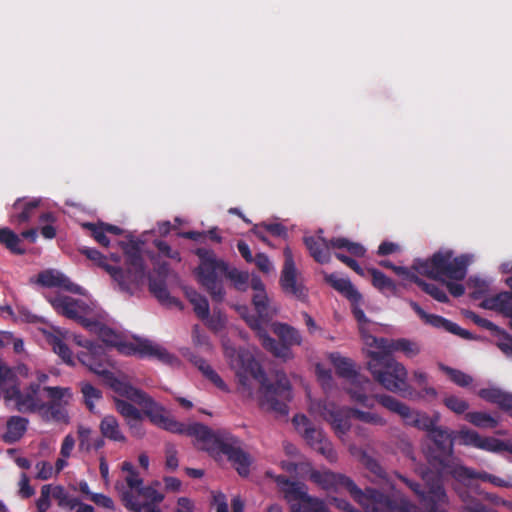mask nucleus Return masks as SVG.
Instances as JSON below:
<instances>
[{
  "label": "nucleus",
  "mask_w": 512,
  "mask_h": 512,
  "mask_svg": "<svg viewBox=\"0 0 512 512\" xmlns=\"http://www.w3.org/2000/svg\"><path fill=\"white\" fill-rule=\"evenodd\" d=\"M81 391L86 405L90 411H93L95 408V403L102 397L101 391L92 386L90 383H82Z\"/></svg>",
  "instance_id": "nucleus-45"
},
{
  "label": "nucleus",
  "mask_w": 512,
  "mask_h": 512,
  "mask_svg": "<svg viewBox=\"0 0 512 512\" xmlns=\"http://www.w3.org/2000/svg\"><path fill=\"white\" fill-rule=\"evenodd\" d=\"M74 341L87 349L86 352L79 353V360L117 393L118 396L113 399L115 409L123 417L132 434L137 436L144 434L142 429L144 417H147L155 426L171 433L181 432L184 429V424L176 420L161 403L143 390L129 384L124 378L117 377L110 370L111 364L105 358V349L102 346L83 340L80 336H75Z\"/></svg>",
  "instance_id": "nucleus-1"
},
{
  "label": "nucleus",
  "mask_w": 512,
  "mask_h": 512,
  "mask_svg": "<svg viewBox=\"0 0 512 512\" xmlns=\"http://www.w3.org/2000/svg\"><path fill=\"white\" fill-rule=\"evenodd\" d=\"M444 404L453 412L457 414L464 413L469 405L468 403L456 396H448L444 399Z\"/></svg>",
  "instance_id": "nucleus-53"
},
{
  "label": "nucleus",
  "mask_w": 512,
  "mask_h": 512,
  "mask_svg": "<svg viewBox=\"0 0 512 512\" xmlns=\"http://www.w3.org/2000/svg\"><path fill=\"white\" fill-rule=\"evenodd\" d=\"M164 488L167 492L178 493L182 491L183 484L179 479L175 477H165Z\"/></svg>",
  "instance_id": "nucleus-62"
},
{
  "label": "nucleus",
  "mask_w": 512,
  "mask_h": 512,
  "mask_svg": "<svg viewBox=\"0 0 512 512\" xmlns=\"http://www.w3.org/2000/svg\"><path fill=\"white\" fill-rule=\"evenodd\" d=\"M48 341L54 352L57 353L64 362L70 365L74 364L72 353L66 344L62 341V339H60L58 336L51 335L48 337Z\"/></svg>",
  "instance_id": "nucleus-41"
},
{
  "label": "nucleus",
  "mask_w": 512,
  "mask_h": 512,
  "mask_svg": "<svg viewBox=\"0 0 512 512\" xmlns=\"http://www.w3.org/2000/svg\"><path fill=\"white\" fill-rule=\"evenodd\" d=\"M223 347L225 356L239 379L242 392L254 398L263 409L286 415L287 402L292 398L287 377L281 375L276 385H267L259 364L249 352H237L226 342Z\"/></svg>",
  "instance_id": "nucleus-3"
},
{
  "label": "nucleus",
  "mask_w": 512,
  "mask_h": 512,
  "mask_svg": "<svg viewBox=\"0 0 512 512\" xmlns=\"http://www.w3.org/2000/svg\"><path fill=\"white\" fill-rule=\"evenodd\" d=\"M297 431L303 436L306 442L315 450L319 451L329 459H334V451L331 444L325 439L322 431L315 427L304 415H297L293 419Z\"/></svg>",
  "instance_id": "nucleus-16"
},
{
  "label": "nucleus",
  "mask_w": 512,
  "mask_h": 512,
  "mask_svg": "<svg viewBox=\"0 0 512 512\" xmlns=\"http://www.w3.org/2000/svg\"><path fill=\"white\" fill-rule=\"evenodd\" d=\"M176 433L186 434L194 438L195 445L198 448L206 450L214 455L220 454V450L226 442V438L229 437L227 434L214 433L208 427L198 423L191 425L184 424V429L181 432Z\"/></svg>",
  "instance_id": "nucleus-14"
},
{
  "label": "nucleus",
  "mask_w": 512,
  "mask_h": 512,
  "mask_svg": "<svg viewBox=\"0 0 512 512\" xmlns=\"http://www.w3.org/2000/svg\"><path fill=\"white\" fill-rule=\"evenodd\" d=\"M220 453L227 455L240 475H248L252 461L249 455L241 448L240 442L237 439L231 436L226 438Z\"/></svg>",
  "instance_id": "nucleus-21"
},
{
  "label": "nucleus",
  "mask_w": 512,
  "mask_h": 512,
  "mask_svg": "<svg viewBox=\"0 0 512 512\" xmlns=\"http://www.w3.org/2000/svg\"><path fill=\"white\" fill-rule=\"evenodd\" d=\"M197 255L200 259V265L197 270L198 281L209 289L213 295L221 298V288L216 282L217 275L219 273H227V276L233 282L235 288L239 290L246 289L248 282V274L241 272L237 269L228 270L227 265L220 260H217L215 255L207 250H197Z\"/></svg>",
  "instance_id": "nucleus-7"
},
{
  "label": "nucleus",
  "mask_w": 512,
  "mask_h": 512,
  "mask_svg": "<svg viewBox=\"0 0 512 512\" xmlns=\"http://www.w3.org/2000/svg\"><path fill=\"white\" fill-rule=\"evenodd\" d=\"M19 493L24 498H28L34 494V489L30 486L29 479L25 474H22L19 480Z\"/></svg>",
  "instance_id": "nucleus-63"
},
{
  "label": "nucleus",
  "mask_w": 512,
  "mask_h": 512,
  "mask_svg": "<svg viewBox=\"0 0 512 512\" xmlns=\"http://www.w3.org/2000/svg\"><path fill=\"white\" fill-rule=\"evenodd\" d=\"M285 262L280 276V286L283 292L291 297L304 300L307 292L303 281L297 272L290 248L284 249Z\"/></svg>",
  "instance_id": "nucleus-15"
},
{
  "label": "nucleus",
  "mask_w": 512,
  "mask_h": 512,
  "mask_svg": "<svg viewBox=\"0 0 512 512\" xmlns=\"http://www.w3.org/2000/svg\"><path fill=\"white\" fill-rule=\"evenodd\" d=\"M419 276H423V275L420 274L419 272H415V277L412 279V282L418 284L426 293L431 295L437 301H440V302L447 301V296L442 290H440L433 284H426V283L422 282L419 279Z\"/></svg>",
  "instance_id": "nucleus-47"
},
{
  "label": "nucleus",
  "mask_w": 512,
  "mask_h": 512,
  "mask_svg": "<svg viewBox=\"0 0 512 512\" xmlns=\"http://www.w3.org/2000/svg\"><path fill=\"white\" fill-rule=\"evenodd\" d=\"M330 359L338 373L348 378L351 396L357 401L364 402L366 397L360 391L366 390L365 386L370 385L369 381L354 374L352 364L348 359L334 354L330 356Z\"/></svg>",
  "instance_id": "nucleus-17"
},
{
  "label": "nucleus",
  "mask_w": 512,
  "mask_h": 512,
  "mask_svg": "<svg viewBox=\"0 0 512 512\" xmlns=\"http://www.w3.org/2000/svg\"><path fill=\"white\" fill-rule=\"evenodd\" d=\"M99 429L103 437L115 442H125L126 437L121 430L120 423L114 415H106L99 424Z\"/></svg>",
  "instance_id": "nucleus-29"
},
{
  "label": "nucleus",
  "mask_w": 512,
  "mask_h": 512,
  "mask_svg": "<svg viewBox=\"0 0 512 512\" xmlns=\"http://www.w3.org/2000/svg\"><path fill=\"white\" fill-rule=\"evenodd\" d=\"M354 316L359 324V329L364 343V350L370 357L368 362L382 364L384 357L390 355V340L385 338H376L368 333L366 329L368 319L361 308H354Z\"/></svg>",
  "instance_id": "nucleus-13"
},
{
  "label": "nucleus",
  "mask_w": 512,
  "mask_h": 512,
  "mask_svg": "<svg viewBox=\"0 0 512 512\" xmlns=\"http://www.w3.org/2000/svg\"><path fill=\"white\" fill-rule=\"evenodd\" d=\"M465 418L475 426L481 428H493L497 425L496 419L489 414L481 412H473L466 414Z\"/></svg>",
  "instance_id": "nucleus-43"
},
{
  "label": "nucleus",
  "mask_w": 512,
  "mask_h": 512,
  "mask_svg": "<svg viewBox=\"0 0 512 512\" xmlns=\"http://www.w3.org/2000/svg\"><path fill=\"white\" fill-rule=\"evenodd\" d=\"M40 391L39 384H30L21 392L16 385L13 371L0 362V397L12 402L18 411L38 413L42 417L44 401L41 399Z\"/></svg>",
  "instance_id": "nucleus-6"
},
{
  "label": "nucleus",
  "mask_w": 512,
  "mask_h": 512,
  "mask_svg": "<svg viewBox=\"0 0 512 512\" xmlns=\"http://www.w3.org/2000/svg\"><path fill=\"white\" fill-rule=\"evenodd\" d=\"M478 394L482 399L499 405L512 417V394L506 393L497 387L481 389Z\"/></svg>",
  "instance_id": "nucleus-26"
},
{
  "label": "nucleus",
  "mask_w": 512,
  "mask_h": 512,
  "mask_svg": "<svg viewBox=\"0 0 512 512\" xmlns=\"http://www.w3.org/2000/svg\"><path fill=\"white\" fill-rule=\"evenodd\" d=\"M28 420L20 416H12L7 421V430L3 439L7 443H13L23 437L27 430Z\"/></svg>",
  "instance_id": "nucleus-32"
},
{
  "label": "nucleus",
  "mask_w": 512,
  "mask_h": 512,
  "mask_svg": "<svg viewBox=\"0 0 512 512\" xmlns=\"http://www.w3.org/2000/svg\"><path fill=\"white\" fill-rule=\"evenodd\" d=\"M419 261H417L414 266L412 267L411 270L407 269V268H404V267H397V266H394L393 264H391L389 261H382L381 262V265L386 267V268H390L392 269L402 280V283L404 285H408L410 283H412V279L415 277V272H417L415 270V266L416 264L418 263Z\"/></svg>",
  "instance_id": "nucleus-48"
},
{
  "label": "nucleus",
  "mask_w": 512,
  "mask_h": 512,
  "mask_svg": "<svg viewBox=\"0 0 512 512\" xmlns=\"http://www.w3.org/2000/svg\"><path fill=\"white\" fill-rule=\"evenodd\" d=\"M212 505L215 512H228L226 496L220 491L212 492Z\"/></svg>",
  "instance_id": "nucleus-57"
},
{
  "label": "nucleus",
  "mask_w": 512,
  "mask_h": 512,
  "mask_svg": "<svg viewBox=\"0 0 512 512\" xmlns=\"http://www.w3.org/2000/svg\"><path fill=\"white\" fill-rule=\"evenodd\" d=\"M195 365L198 366L199 370L203 373V375L211 381L217 388L222 391H227V385L222 380V378L202 359H196L194 361Z\"/></svg>",
  "instance_id": "nucleus-39"
},
{
  "label": "nucleus",
  "mask_w": 512,
  "mask_h": 512,
  "mask_svg": "<svg viewBox=\"0 0 512 512\" xmlns=\"http://www.w3.org/2000/svg\"><path fill=\"white\" fill-rule=\"evenodd\" d=\"M40 205L39 199H19L14 205V213L12 215V221L18 225L26 223L33 214V211Z\"/></svg>",
  "instance_id": "nucleus-30"
},
{
  "label": "nucleus",
  "mask_w": 512,
  "mask_h": 512,
  "mask_svg": "<svg viewBox=\"0 0 512 512\" xmlns=\"http://www.w3.org/2000/svg\"><path fill=\"white\" fill-rule=\"evenodd\" d=\"M151 292L166 305H178V300L172 297L164 284L156 281L150 282Z\"/></svg>",
  "instance_id": "nucleus-44"
},
{
  "label": "nucleus",
  "mask_w": 512,
  "mask_h": 512,
  "mask_svg": "<svg viewBox=\"0 0 512 512\" xmlns=\"http://www.w3.org/2000/svg\"><path fill=\"white\" fill-rule=\"evenodd\" d=\"M454 475H455L456 478H458L461 481H464L466 479L477 478V479H480L482 481L490 482L493 485L499 486V487H510V486H512V482L511 481L503 480V479H501L499 477L490 475L488 473L475 474L473 471L469 470L468 468L462 467V466L457 467L454 470Z\"/></svg>",
  "instance_id": "nucleus-31"
},
{
  "label": "nucleus",
  "mask_w": 512,
  "mask_h": 512,
  "mask_svg": "<svg viewBox=\"0 0 512 512\" xmlns=\"http://www.w3.org/2000/svg\"><path fill=\"white\" fill-rule=\"evenodd\" d=\"M125 481L126 485L121 482H117L115 484V489L117 490L121 501L128 510L133 512H142L146 506L135 501L134 498L143 487V480L137 473H131L127 474Z\"/></svg>",
  "instance_id": "nucleus-18"
},
{
  "label": "nucleus",
  "mask_w": 512,
  "mask_h": 512,
  "mask_svg": "<svg viewBox=\"0 0 512 512\" xmlns=\"http://www.w3.org/2000/svg\"><path fill=\"white\" fill-rule=\"evenodd\" d=\"M164 496L153 487H142L134 500L144 504L146 507L142 512H149V508H153L151 504L160 503Z\"/></svg>",
  "instance_id": "nucleus-34"
},
{
  "label": "nucleus",
  "mask_w": 512,
  "mask_h": 512,
  "mask_svg": "<svg viewBox=\"0 0 512 512\" xmlns=\"http://www.w3.org/2000/svg\"><path fill=\"white\" fill-rule=\"evenodd\" d=\"M367 366L373 377L382 386L390 391H401L407 386V369L403 364L388 359L382 364L376 362H367Z\"/></svg>",
  "instance_id": "nucleus-12"
},
{
  "label": "nucleus",
  "mask_w": 512,
  "mask_h": 512,
  "mask_svg": "<svg viewBox=\"0 0 512 512\" xmlns=\"http://www.w3.org/2000/svg\"><path fill=\"white\" fill-rule=\"evenodd\" d=\"M30 283L46 288H61L73 293H81V288L55 269L44 270L30 278Z\"/></svg>",
  "instance_id": "nucleus-19"
},
{
  "label": "nucleus",
  "mask_w": 512,
  "mask_h": 512,
  "mask_svg": "<svg viewBox=\"0 0 512 512\" xmlns=\"http://www.w3.org/2000/svg\"><path fill=\"white\" fill-rule=\"evenodd\" d=\"M256 267L265 275H269L275 272V267L270 258L264 253H257L253 258V262Z\"/></svg>",
  "instance_id": "nucleus-51"
},
{
  "label": "nucleus",
  "mask_w": 512,
  "mask_h": 512,
  "mask_svg": "<svg viewBox=\"0 0 512 512\" xmlns=\"http://www.w3.org/2000/svg\"><path fill=\"white\" fill-rule=\"evenodd\" d=\"M75 438L71 434H67L61 444L60 455L69 458L75 447Z\"/></svg>",
  "instance_id": "nucleus-61"
},
{
  "label": "nucleus",
  "mask_w": 512,
  "mask_h": 512,
  "mask_svg": "<svg viewBox=\"0 0 512 512\" xmlns=\"http://www.w3.org/2000/svg\"><path fill=\"white\" fill-rule=\"evenodd\" d=\"M378 401L388 410L399 414L408 424H412L423 429L432 428V421L429 420L426 416L416 412H411L408 407L393 397L382 396L378 398Z\"/></svg>",
  "instance_id": "nucleus-20"
},
{
  "label": "nucleus",
  "mask_w": 512,
  "mask_h": 512,
  "mask_svg": "<svg viewBox=\"0 0 512 512\" xmlns=\"http://www.w3.org/2000/svg\"><path fill=\"white\" fill-rule=\"evenodd\" d=\"M370 273L372 275L373 285L376 288L380 289L381 291L395 292V290H396L395 284L392 282V280L387 278L383 273H381L377 270H374V269L370 270Z\"/></svg>",
  "instance_id": "nucleus-49"
},
{
  "label": "nucleus",
  "mask_w": 512,
  "mask_h": 512,
  "mask_svg": "<svg viewBox=\"0 0 512 512\" xmlns=\"http://www.w3.org/2000/svg\"><path fill=\"white\" fill-rule=\"evenodd\" d=\"M244 318L251 329L256 332L262 346L277 357L288 358L290 356L288 346L300 344L301 342V337L294 328L286 324L274 323L272 326L273 332L283 342V345H278L272 338L267 335V333L264 331L262 323L258 319L245 316Z\"/></svg>",
  "instance_id": "nucleus-8"
},
{
  "label": "nucleus",
  "mask_w": 512,
  "mask_h": 512,
  "mask_svg": "<svg viewBox=\"0 0 512 512\" xmlns=\"http://www.w3.org/2000/svg\"><path fill=\"white\" fill-rule=\"evenodd\" d=\"M460 442L464 445H471L486 451H496L499 449L498 439L481 438L478 433L470 430H461L458 434Z\"/></svg>",
  "instance_id": "nucleus-25"
},
{
  "label": "nucleus",
  "mask_w": 512,
  "mask_h": 512,
  "mask_svg": "<svg viewBox=\"0 0 512 512\" xmlns=\"http://www.w3.org/2000/svg\"><path fill=\"white\" fill-rule=\"evenodd\" d=\"M48 301L59 314L78 321L123 355L152 357L169 365L178 364V359L161 345L148 339L122 335L111 328L108 314L95 302H85L65 294H57Z\"/></svg>",
  "instance_id": "nucleus-2"
},
{
  "label": "nucleus",
  "mask_w": 512,
  "mask_h": 512,
  "mask_svg": "<svg viewBox=\"0 0 512 512\" xmlns=\"http://www.w3.org/2000/svg\"><path fill=\"white\" fill-rule=\"evenodd\" d=\"M491 307L499 309L512 319V294L502 293L491 300Z\"/></svg>",
  "instance_id": "nucleus-46"
},
{
  "label": "nucleus",
  "mask_w": 512,
  "mask_h": 512,
  "mask_svg": "<svg viewBox=\"0 0 512 512\" xmlns=\"http://www.w3.org/2000/svg\"><path fill=\"white\" fill-rule=\"evenodd\" d=\"M52 497V485H44L41 488V495L36 502L37 512H46L50 507V498Z\"/></svg>",
  "instance_id": "nucleus-52"
},
{
  "label": "nucleus",
  "mask_w": 512,
  "mask_h": 512,
  "mask_svg": "<svg viewBox=\"0 0 512 512\" xmlns=\"http://www.w3.org/2000/svg\"><path fill=\"white\" fill-rule=\"evenodd\" d=\"M275 481L290 504L292 512H328L320 500L307 494L303 485L291 483L282 476L276 477Z\"/></svg>",
  "instance_id": "nucleus-10"
},
{
  "label": "nucleus",
  "mask_w": 512,
  "mask_h": 512,
  "mask_svg": "<svg viewBox=\"0 0 512 512\" xmlns=\"http://www.w3.org/2000/svg\"><path fill=\"white\" fill-rule=\"evenodd\" d=\"M195 503L192 499L182 496L176 501L174 512H195Z\"/></svg>",
  "instance_id": "nucleus-59"
},
{
  "label": "nucleus",
  "mask_w": 512,
  "mask_h": 512,
  "mask_svg": "<svg viewBox=\"0 0 512 512\" xmlns=\"http://www.w3.org/2000/svg\"><path fill=\"white\" fill-rule=\"evenodd\" d=\"M324 279L330 286L349 299L353 309L355 307L360 308L362 296L347 278L331 273L324 274Z\"/></svg>",
  "instance_id": "nucleus-24"
},
{
  "label": "nucleus",
  "mask_w": 512,
  "mask_h": 512,
  "mask_svg": "<svg viewBox=\"0 0 512 512\" xmlns=\"http://www.w3.org/2000/svg\"><path fill=\"white\" fill-rule=\"evenodd\" d=\"M497 346L505 353L508 357H512V338L503 334L499 339Z\"/></svg>",
  "instance_id": "nucleus-64"
},
{
  "label": "nucleus",
  "mask_w": 512,
  "mask_h": 512,
  "mask_svg": "<svg viewBox=\"0 0 512 512\" xmlns=\"http://www.w3.org/2000/svg\"><path fill=\"white\" fill-rule=\"evenodd\" d=\"M305 244L312 257L320 263H327L330 261L331 249H346L348 253L355 257H362L366 252V249L360 243L351 242L346 238H337L329 243L320 234L306 237Z\"/></svg>",
  "instance_id": "nucleus-9"
},
{
  "label": "nucleus",
  "mask_w": 512,
  "mask_h": 512,
  "mask_svg": "<svg viewBox=\"0 0 512 512\" xmlns=\"http://www.w3.org/2000/svg\"><path fill=\"white\" fill-rule=\"evenodd\" d=\"M49 400L44 402L42 409V419L45 421H53L68 424L70 421L67 406L73 400V393L69 387L47 386L43 388Z\"/></svg>",
  "instance_id": "nucleus-11"
},
{
  "label": "nucleus",
  "mask_w": 512,
  "mask_h": 512,
  "mask_svg": "<svg viewBox=\"0 0 512 512\" xmlns=\"http://www.w3.org/2000/svg\"><path fill=\"white\" fill-rule=\"evenodd\" d=\"M251 286L254 290V306L262 321H267L269 318L277 314L278 307L270 303V300L265 291L264 284L259 277H252Z\"/></svg>",
  "instance_id": "nucleus-23"
},
{
  "label": "nucleus",
  "mask_w": 512,
  "mask_h": 512,
  "mask_svg": "<svg viewBox=\"0 0 512 512\" xmlns=\"http://www.w3.org/2000/svg\"><path fill=\"white\" fill-rule=\"evenodd\" d=\"M220 453L227 455L240 475H248L252 461L249 455L241 448L240 442L237 439L231 436L226 438Z\"/></svg>",
  "instance_id": "nucleus-22"
},
{
  "label": "nucleus",
  "mask_w": 512,
  "mask_h": 512,
  "mask_svg": "<svg viewBox=\"0 0 512 512\" xmlns=\"http://www.w3.org/2000/svg\"><path fill=\"white\" fill-rule=\"evenodd\" d=\"M309 479L324 489H330L335 487L338 483L345 484L351 492L355 491V486L348 479L338 477L328 471H316L311 470Z\"/></svg>",
  "instance_id": "nucleus-27"
},
{
  "label": "nucleus",
  "mask_w": 512,
  "mask_h": 512,
  "mask_svg": "<svg viewBox=\"0 0 512 512\" xmlns=\"http://www.w3.org/2000/svg\"><path fill=\"white\" fill-rule=\"evenodd\" d=\"M401 351L408 358H413L420 353V347L407 339L390 340V354Z\"/></svg>",
  "instance_id": "nucleus-37"
},
{
  "label": "nucleus",
  "mask_w": 512,
  "mask_h": 512,
  "mask_svg": "<svg viewBox=\"0 0 512 512\" xmlns=\"http://www.w3.org/2000/svg\"><path fill=\"white\" fill-rule=\"evenodd\" d=\"M123 250L126 255L127 263L125 274L106 264V258L95 249H83L82 253L97 265L104 268L123 289L132 290L133 288L141 286L145 280L142 258L139 248L133 243L125 245Z\"/></svg>",
  "instance_id": "nucleus-5"
},
{
  "label": "nucleus",
  "mask_w": 512,
  "mask_h": 512,
  "mask_svg": "<svg viewBox=\"0 0 512 512\" xmlns=\"http://www.w3.org/2000/svg\"><path fill=\"white\" fill-rule=\"evenodd\" d=\"M20 242V237L9 228L0 229V243L10 251L18 254L24 253V250L20 247Z\"/></svg>",
  "instance_id": "nucleus-38"
},
{
  "label": "nucleus",
  "mask_w": 512,
  "mask_h": 512,
  "mask_svg": "<svg viewBox=\"0 0 512 512\" xmlns=\"http://www.w3.org/2000/svg\"><path fill=\"white\" fill-rule=\"evenodd\" d=\"M262 228H265L269 233L273 235H282L284 233V228L279 224H269V225H263V226H256L253 229L254 234L259 237L261 240L266 241L263 233Z\"/></svg>",
  "instance_id": "nucleus-58"
},
{
  "label": "nucleus",
  "mask_w": 512,
  "mask_h": 512,
  "mask_svg": "<svg viewBox=\"0 0 512 512\" xmlns=\"http://www.w3.org/2000/svg\"><path fill=\"white\" fill-rule=\"evenodd\" d=\"M83 226L85 228H88L91 231L94 239L103 246H108L110 243V240L107 237V234L119 235L122 232L121 229L118 228L117 226L108 225V224H104V223H99V224L88 223V224H84Z\"/></svg>",
  "instance_id": "nucleus-33"
},
{
  "label": "nucleus",
  "mask_w": 512,
  "mask_h": 512,
  "mask_svg": "<svg viewBox=\"0 0 512 512\" xmlns=\"http://www.w3.org/2000/svg\"><path fill=\"white\" fill-rule=\"evenodd\" d=\"M342 414H343L342 411H338L336 413L334 411V407L333 408L324 407L323 412H322V416L332 424L336 433H344L349 427L346 416H343Z\"/></svg>",
  "instance_id": "nucleus-35"
},
{
  "label": "nucleus",
  "mask_w": 512,
  "mask_h": 512,
  "mask_svg": "<svg viewBox=\"0 0 512 512\" xmlns=\"http://www.w3.org/2000/svg\"><path fill=\"white\" fill-rule=\"evenodd\" d=\"M431 437L437 444L447 446L449 449L451 448L452 439L451 435L447 431L438 428L431 429Z\"/></svg>",
  "instance_id": "nucleus-55"
},
{
  "label": "nucleus",
  "mask_w": 512,
  "mask_h": 512,
  "mask_svg": "<svg viewBox=\"0 0 512 512\" xmlns=\"http://www.w3.org/2000/svg\"><path fill=\"white\" fill-rule=\"evenodd\" d=\"M471 262L469 255L454 256L451 250L442 249L430 259L419 261L415 270L426 277L445 282L451 294L461 296L464 293L463 285L452 281L464 279Z\"/></svg>",
  "instance_id": "nucleus-4"
},
{
  "label": "nucleus",
  "mask_w": 512,
  "mask_h": 512,
  "mask_svg": "<svg viewBox=\"0 0 512 512\" xmlns=\"http://www.w3.org/2000/svg\"><path fill=\"white\" fill-rule=\"evenodd\" d=\"M52 497L57 500L60 507L69 510H73L79 505L78 500L70 497L62 486H52Z\"/></svg>",
  "instance_id": "nucleus-40"
},
{
  "label": "nucleus",
  "mask_w": 512,
  "mask_h": 512,
  "mask_svg": "<svg viewBox=\"0 0 512 512\" xmlns=\"http://www.w3.org/2000/svg\"><path fill=\"white\" fill-rule=\"evenodd\" d=\"M79 438V449L84 451L91 450L92 447L99 448L103 445L100 439L93 440V431L91 428L80 425L77 430Z\"/></svg>",
  "instance_id": "nucleus-36"
},
{
  "label": "nucleus",
  "mask_w": 512,
  "mask_h": 512,
  "mask_svg": "<svg viewBox=\"0 0 512 512\" xmlns=\"http://www.w3.org/2000/svg\"><path fill=\"white\" fill-rule=\"evenodd\" d=\"M92 502H94L97 506H100L102 508L108 509V510H114V502L113 500L101 493H95L91 494Z\"/></svg>",
  "instance_id": "nucleus-60"
},
{
  "label": "nucleus",
  "mask_w": 512,
  "mask_h": 512,
  "mask_svg": "<svg viewBox=\"0 0 512 512\" xmlns=\"http://www.w3.org/2000/svg\"><path fill=\"white\" fill-rule=\"evenodd\" d=\"M412 308L425 323L435 327H442L464 337L467 336V332L461 330L456 324H453L440 316L426 313L418 304L412 303Z\"/></svg>",
  "instance_id": "nucleus-28"
},
{
  "label": "nucleus",
  "mask_w": 512,
  "mask_h": 512,
  "mask_svg": "<svg viewBox=\"0 0 512 512\" xmlns=\"http://www.w3.org/2000/svg\"><path fill=\"white\" fill-rule=\"evenodd\" d=\"M439 368L446 373L449 378L459 386L465 387L468 386L472 382L471 376L463 373L462 371L452 369L450 367L444 366L442 364L439 365Z\"/></svg>",
  "instance_id": "nucleus-50"
},
{
  "label": "nucleus",
  "mask_w": 512,
  "mask_h": 512,
  "mask_svg": "<svg viewBox=\"0 0 512 512\" xmlns=\"http://www.w3.org/2000/svg\"><path fill=\"white\" fill-rule=\"evenodd\" d=\"M165 467L170 471H174L178 467L177 451L172 445H167L165 448Z\"/></svg>",
  "instance_id": "nucleus-56"
},
{
  "label": "nucleus",
  "mask_w": 512,
  "mask_h": 512,
  "mask_svg": "<svg viewBox=\"0 0 512 512\" xmlns=\"http://www.w3.org/2000/svg\"><path fill=\"white\" fill-rule=\"evenodd\" d=\"M187 296L193 305L196 314L202 319L207 318L209 312L207 300L195 291H188Z\"/></svg>",
  "instance_id": "nucleus-42"
},
{
  "label": "nucleus",
  "mask_w": 512,
  "mask_h": 512,
  "mask_svg": "<svg viewBox=\"0 0 512 512\" xmlns=\"http://www.w3.org/2000/svg\"><path fill=\"white\" fill-rule=\"evenodd\" d=\"M36 477L41 480H47L55 475L54 467L46 461L38 462L35 466Z\"/></svg>",
  "instance_id": "nucleus-54"
}]
</instances>
